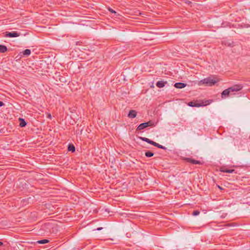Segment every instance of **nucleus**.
<instances>
[{
    "label": "nucleus",
    "instance_id": "f257e3e1",
    "mask_svg": "<svg viewBox=\"0 0 250 250\" xmlns=\"http://www.w3.org/2000/svg\"><path fill=\"white\" fill-rule=\"evenodd\" d=\"M218 81L211 77H208L201 80L198 83V85L205 84L207 86H212L217 83Z\"/></svg>",
    "mask_w": 250,
    "mask_h": 250
},
{
    "label": "nucleus",
    "instance_id": "f03ea898",
    "mask_svg": "<svg viewBox=\"0 0 250 250\" xmlns=\"http://www.w3.org/2000/svg\"><path fill=\"white\" fill-rule=\"evenodd\" d=\"M210 104V102L208 100L202 101L201 103H197L194 102H190L188 103V105L191 107H200L202 106H206Z\"/></svg>",
    "mask_w": 250,
    "mask_h": 250
},
{
    "label": "nucleus",
    "instance_id": "7ed1b4c3",
    "mask_svg": "<svg viewBox=\"0 0 250 250\" xmlns=\"http://www.w3.org/2000/svg\"><path fill=\"white\" fill-rule=\"evenodd\" d=\"M155 126V124L153 121L150 120L147 122L142 123L138 125L137 128V130H141L147 127H152Z\"/></svg>",
    "mask_w": 250,
    "mask_h": 250
},
{
    "label": "nucleus",
    "instance_id": "20e7f679",
    "mask_svg": "<svg viewBox=\"0 0 250 250\" xmlns=\"http://www.w3.org/2000/svg\"><path fill=\"white\" fill-rule=\"evenodd\" d=\"M243 87V86L241 84H237L229 87V89L230 90V92H237L241 90Z\"/></svg>",
    "mask_w": 250,
    "mask_h": 250
},
{
    "label": "nucleus",
    "instance_id": "39448f33",
    "mask_svg": "<svg viewBox=\"0 0 250 250\" xmlns=\"http://www.w3.org/2000/svg\"><path fill=\"white\" fill-rule=\"evenodd\" d=\"M20 33H18L17 32H6L5 37H9V38H13V37H18L20 36Z\"/></svg>",
    "mask_w": 250,
    "mask_h": 250
},
{
    "label": "nucleus",
    "instance_id": "423d86ee",
    "mask_svg": "<svg viewBox=\"0 0 250 250\" xmlns=\"http://www.w3.org/2000/svg\"><path fill=\"white\" fill-rule=\"evenodd\" d=\"M185 160L189 163H190L193 164H198V165H201L202 164V163L200 162V161L192 159L190 158H186Z\"/></svg>",
    "mask_w": 250,
    "mask_h": 250
},
{
    "label": "nucleus",
    "instance_id": "0eeeda50",
    "mask_svg": "<svg viewBox=\"0 0 250 250\" xmlns=\"http://www.w3.org/2000/svg\"><path fill=\"white\" fill-rule=\"evenodd\" d=\"M230 91L229 89V88L224 90L222 93V98H224L228 96L230 93Z\"/></svg>",
    "mask_w": 250,
    "mask_h": 250
},
{
    "label": "nucleus",
    "instance_id": "6e6552de",
    "mask_svg": "<svg viewBox=\"0 0 250 250\" xmlns=\"http://www.w3.org/2000/svg\"><path fill=\"white\" fill-rule=\"evenodd\" d=\"M186 86V84L183 83H176L174 84V86L177 88H183Z\"/></svg>",
    "mask_w": 250,
    "mask_h": 250
},
{
    "label": "nucleus",
    "instance_id": "1a4fd4ad",
    "mask_svg": "<svg viewBox=\"0 0 250 250\" xmlns=\"http://www.w3.org/2000/svg\"><path fill=\"white\" fill-rule=\"evenodd\" d=\"M136 115H137V112L135 110H131L128 114V117L129 118H134L136 117Z\"/></svg>",
    "mask_w": 250,
    "mask_h": 250
},
{
    "label": "nucleus",
    "instance_id": "9d476101",
    "mask_svg": "<svg viewBox=\"0 0 250 250\" xmlns=\"http://www.w3.org/2000/svg\"><path fill=\"white\" fill-rule=\"evenodd\" d=\"M167 83V82L160 81L157 82L156 85L159 88H162L165 86V84H166Z\"/></svg>",
    "mask_w": 250,
    "mask_h": 250
},
{
    "label": "nucleus",
    "instance_id": "9b49d317",
    "mask_svg": "<svg viewBox=\"0 0 250 250\" xmlns=\"http://www.w3.org/2000/svg\"><path fill=\"white\" fill-rule=\"evenodd\" d=\"M220 171L223 172L230 173H233L234 171V169H228L225 167H222L220 169Z\"/></svg>",
    "mask_w": 250,
    "mask_h": 250
},
{
    "label": "nucleus",
    "instance_id": "f8f14e48",
    "mask_svg": "<svg viewBox=\"0 0 250 250\" xmlns=\"http://www.w3.org/2000/svg\"><path fill=\"white\" fill-rule=\"evenodd\" d=\"M7 50V48L6 46L4 45H0V53H4L6 52Z\"/></svg>",
    "mask_w": 250,
    "mask_h": 250
},
{
    "label": "nucleus",
    "instance_id": "ddd939ff",
    "mask_svg": "<svg viewBox=\"0 0 250 250\" xmlns=\"http://www.w3.org/2000/svg\"><path fill=\"white\" fill-rule=\"evenodd\" d=\"M19 120L20 121V126L21 127H24L26 125V123L25 122V121H24V119H23L22 118H20Z\"/></svg>",
    "mask_w": 250,
    "mask_h": 250
},
{
    "label": "nucleus",
    "instance_id": "4468645a",
    "mask_svg": "<svg viewBox=\"0 0 250 250\" xmlns=\"http://www.w3.org/2000/svg\"><path fill=\"white\" fill-rule=\"evenodd\" d=\"M68 150L73 152L75 151V147L73 145L69 144L68 146Z\"/></svg>",
    "mask_w": 250,
    "mask_h": 250
},
{
    "label": "nucleus",
    "instance_id": "2eb2a0df",
    "mask_svg": "<svg viewBox=\"0 0 250 250\" xmlns=\"http://www.w3.org/2000/svg\"><path fill=\"white\" fill-rule=\"evenodd\" d=\"M49 241L47 239H42L41 240H39L37 242V243L40 244H43L45 243H48Z\"/></svg>",
    "mask_w": 250,
    "mask_h": 250
},
{
    "label": "nucleus",
    "instance_id": "dca6fc26",
    "mask_svg": "<svg viewBox=\"0 0 250 250\" xmlns=\"http://www.w3.org/2000/svg\"><path fill=\"white\" fill-rule=\"evenodd\" d=\"M145 155L147 157H151L154 155V153L151 151H147L145 153Z\"/></svg>",
    "mask_w": 250,
    "mask_h": 250
},
{
    "label": "nucleus",
    "instance_id": "f3484780",
    "mask_svg": "<svg viewBox=\"0 0 250 250\" xmlns=\"http://www.w3.org/2000/svg\"><path fill=\"white\" fill-rule=\"evenodd\" d=\"M30 54H31V50L29 49H26L23 52V55H25V56H28Z\"/></svg>",
    "mask_w": 250,
    "mask_h": 250
},
{
    "label": "nucleus",
    "instance_id": "a211bd4d",
    "mask_svg": "<svg viewBox=\"0 0 250 250\" xmlns=\"http://www.w3.org/2000/svg\"><path fill=\"white\" fill-rule=\"evenodd\" d=\"M140 139L143 141H145L146 142H147V143H149V142L150 141V139L147 138H145V137H140Z\"/></svg>",
    "mask_w": 250,
    "mask_h": 250
},
{
    "label": "nucleus",
    "instance_id": "6ab92c4d",
    "mask_svg": "<svg viewBox=\"0 0 250 250\" xmlns=\"http://www.w3.org/2000/svg\"><path fill=\"white\" fill-rule=\"evenodd\" d=\"M155 146H156L159 148H162V149H166V147L158 144V143H156V145H155Z\"/></svg>",
    "mask_w": 250,
    "mask_h": 250
},
{
    "label": "nucleus",
    "instance_id": "aec40b11",
    "mask_svg": "<svg viewBox=\"0 0 250 250\" xmlns=\"http://www.w3.org/2000/svg\"><path fill=\"white\" fill-rule=\"evenodd\" d=\"M199 213H200V211H198V210H194L192 212V215H194V216H196V215H199Z\"/></svg>",
    "mask_w": 250,
    "mask_h": 250
},
{
    "label": "nucleus",
    "instance_id": "412c9836",
    "mask_svg": "<svg viewBox=\"0 0 250 250\" xmlns=\"http://www.w3.org/2000/svg\"><path fill=\"white\" fill-rule=\"evenodd\" d=\"M156 143H156V142H154V141H153L152 140H150L149 144H151V145H153L154 146H155V145H156Z\"/></svg>",
    "mask_w": 250,
    "mask_h": 250
},
{
    "label": "nucleus",
    "instance_id": "4be33fe9",
    "mask_svg": "<svg viewBox=\"0 0 250 250\" xmlns=\"http://www.w3.org/2000/svg\"><path fill=\"white\" fill-rule=\"evenodd\" d=\"M47 117L48 118L50 119H51V114L50 113H48L47 115Z\"/></svg>",
    "mask_w": 250,
    "mask_h": 250
},
{
    "label": "nucleus",
    "instance_id": "5701e85b",
    "mask_svg": "<svg viewBox=\"0 0 250 250\" xmlns=\"http://www.w3.org/2000/svg\"><path fill=\"white\" fill-rule=\"evenodd\" d=\"M109 11H110L112 13H116V12L114 10H113V9H112L111 8H109Z\"/></svg>",
    "mask_w": 250,
    "mask_h": 250
},
{
    "label": "nucleus",
    "instance_id": "b1692460",
    "mask_svg": "<svg viewBox=\"0 0 250 250\" xmlns=\"http://www.w3.org/2000/svg\"><path fill=\"white\" fill-rule=\"evenodd\" d=\"M4 105V103L1 102V101H0V106H2Z\"/></svg>",
    "mask_w": 250,
    "mask_h": 250
},
{
    "label": "nucleus",
    "instance_id": "393cba45",
    "mask_svg": "<svg viewBox=\"0 0 250 250\" xmlns=\"http://www.w3.org/2000/svg\"><path fill=\"white\" fill-rule=\"evenodd\" d=\"M102 229H103V228L100 227V228H98L97 229V230H102Z\"/></svg>",
    "mask_w": 250,
    "mask_h": 250
},
{
    "label": "nucleus",
    "instance_id": "a878e982",
    "mask_svg": "<svg viewBox=\"0 0 250 250\" xmlns=\"http://www.w3.org/2000/svg\"><path fill=\"white\" fill-rule=\"evenodd\" d=\"M3 245V243L2 242L0 241V246H1Z\"/></svg>",
    "mask_w": 250,
    "mask_h": 250
},
{
    "label": "nucleus",
    "instance_id": "bb28decb",
    "mask_svg": "<svg viewBox=\"0 0 250 250\" xmlns=\"http://www.w3.org/2000/svg\"><path fill=\"white\" fill-rule=\"evenodd\" d=\"M218 187L219 188H220V189H222V188L220 186H218Z\"/></svg>",
    "mask_w": 250,
    "mask_h": 250
}]
</instances>
